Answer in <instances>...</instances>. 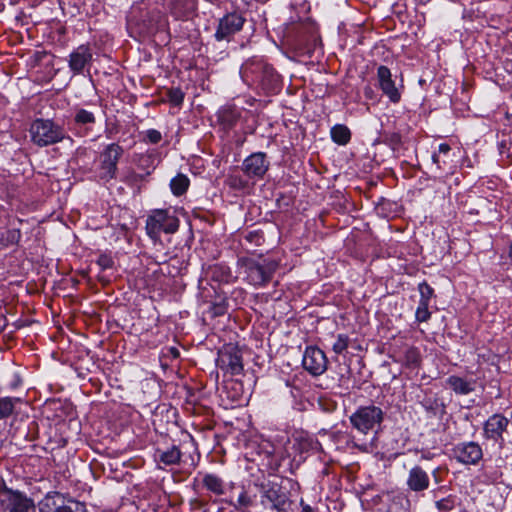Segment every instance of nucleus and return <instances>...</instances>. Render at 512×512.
<instances>
[{"label":"nucleus","mask_w":512,"mask_h":512,"mask_svg":"<svg viewBox=\"0 0 512 512\" xmlns=\"http://www.w3.org/2000/svg\"><path fill=\"white\" fill-rule=\"evenodd\" d=\"M145 228L147 235L156 241L161 233H175L179 228V219L168 209H155L148 215Z\"/></svg>","instance_id":"nucleus-1"},{"label":"nucleus","mask_w":512,"mask_h":512,"mask_svg":"<svg viewBox=\"0 0 512 512\" xmlns=\"http://www.w3.org/2000/svg\"><path fill=\"white\" fill-rule=\"evenodd\" d=\"M384 411L373 404L358 407L349 417L354 429L362 434L376 431L384 420Z\"/></svg>","instance_id":"nucleus-2"},{"label":"nucleus","mask_w":512,"mask_h":512,"mask_svg":"<svg viewBox=\"0 0 512 512\" xmlns=\"http://www.w3.org/2000/svg\"><path fill=\"white\" fill-rule=\"evenodd\" d=\"M241 267L244 269L246 279L254 286H264L272 279L277 270L278 264L272 260H263L262 262L253 259H241Z\"/></svg>","instance_id":"nucleus-3"},{"label":"nucleus","mask_w":512,"mask_h":512,"mask_svg":"<svg viewBox=\"0 0 512 512\" xmlns=\"http://www.w3.org/2000/svg\"><path fill=\"white\" fill-rule=\"evenodd\" d=\"M31 140L34 144L44 147L62 141L65 137L63 129L51 120L37 119L30 127Z\"/></svg>","instance_id":"nucleus-4"},{"label":"nucleus","mask_w":512,"mask_h":512,"mask_svg":"<svg viewBox=\"0 0 512 512\" xmlns=\"http://www.w3.org/2000/svg\"><path fill=\"white\" fill-rule=\"evenodd\" d=\"M0 509L3 512H35L36 506L25 493L4 486L0 489Z\"/></svg>","instance_id":"nucleus-5"},{"label":"nucleus","mask_w":512,"mask_h":512,"mask_svg":"<svg viewBox=\"0 0 512 512\" xmlns=\"http://www.w3.org/2000/svg\"><path fill=\"white\" fill-rule=\"evenodd\" d=\"M123 148L117 143L108 144L99 155L97 175L100 180L108 182L116 177L117 164L123 155Z\"/></svg>","instance_id":"nucleus-6"},{"label":"nucleus","mask_w":512,"mask_h":512,"mask_svg":"<svg viewBox=\"0 0 512 512\" xmlns=\"http://www.w3.org/2000/svg\"><path fill=\"white\" fill-rule=\"evenodd\" d=\"M40 512H88L86 505L74 499H67L58 492L47 494L39 503Z\"/></svg>","instance_id":"nucleus-7"},{"label":"nucleus","mask_w":512,"mask_h":512,"mask_svg":"<svg viewBox=\"0 0 512 512\" xmlns=\"http://www.w3.org/2000/svg\"><path fill=\"white\" fill-rule=\"evenodd\" d=\"M218 367L231 375H239L243 371L242 355L240 350L228 344L219 352Z\"/></svg>","instance_id":"nucleus-8"},{"label":"nucleus","mask_w":512,"mask_h":512,"mask_svg":"<svg viewBox=\"0 0 512 512\" xmlns=\"http://www.w3.org/2000/svg\"><path fill=\"white\" fill-rule=\"evenodd\" d=\"M245 23V18L238 13H228L218 22L214 37L217 41H230L232 36L239 32Z\"/></svg>","instance_id":"nucleus-9"},{"label":"nucleus","mask_w":512,"mask_h":512,"mask_svg":"<svg viewBox=\"0 0 512 512\" xmlns=\"http://www.w3.org/2000/svg\"><path fill=\"white\" fill-rule=\"evenodd\" d=\"M452 456L461 464L475 465L482 459L483 451L477 442H461L452 448Z\"/></svg>","instance_id":"nucleus-10"},{"label":"nucleus","mask_w":512,"mask_h":512,"mask_svg":"<svg viewBox=\"0 0 512 512\" xmlns=\"http://www.w3.org/2000/svg\"><path fill=\"white\" fill-rule=\"evenodd\" d=\"M302 364L311 375L320 376L327 370L328 360L321 349L310 346L304 352Z\"/></svg>","instance_id":"nucleus-11"},{"label":"nucleus","mask_w":512,"mask_h":512,"mask_svg":"<svg viewBox=\"0 0 512 512\" xmlns=\"http://www.w3.org/2000/svg\"><path fill=\"white\" fill-rule=\"evenodd\" d=\"M269 168L266 154L256 152L249 155L242 163V170L249 178H262Z\"/></svg>","instance_id":"nucleus-12"},{"label":"nucleus","mask_w":512,"mask_h":512,"mask_svg":"<svg viewBox=\"0 0 512 512\" xmlns=\"http://www.w3.org/2000/svg\"><path fill=\"white\" fill-rule=\"evenodd\" d=\"M377 78L382 92L391 102L398 103L401 99V93L395 86L390 69L383 65L379 66L377 69Z\"/></svg>","instance_id":"nucleus-13"},{"label":"nucleus","mask_w":512,"mask_h":512,"mask_svg":"<svg viewBox=\"0 0 512 512\" xmlns=\"http://www.w3.org/2000/svg\"><path fill=\"white\" fill-rule=\"evenodd\" d=\"M509 420L501 414L490 416L484 424V436L494 441L503 440Z\"/></svg>","instance_id":"nucleus-14"},{"label":"nucleus","mask_w":512,"mask_h":512,"mask_svg":"<svg viewBox=\"0 0 512 512\" xmlns=\"http://www.w3.org/2000/svg\"><path fill=\"white\" fill-rule=\"evenodd\" d=\"M406 485L413 492H422L429 488L430 477L422 467L414 466L408 472Z\"/></svg>","instance_id":"nucleus-15"},{"label":"nucleus","mask_w":512,"mask_h":512,"mask_svg":"<svg viewBox=\"0 0 512 512\" xmlns=\"http://www.w3.org/2000/svg\"><path fill=\"white\" fill-rule=\"evenodd\" d=\"M91 60L92 52L89 46L80 45L69 56V68L74 74H80Z\"/></svg>","instance_id":"nucleus-16"},{"label":"nucleus","mask_w":512,"mask_h":512,"mask_svg":"<svg viewBox=\"0 0 512 512\" xmlns=\"http://www.w3.org/2000/svg\"><path fill=\"white\" fill-rule=\"evenodd\" d=\"M447 386L458 395H467L475 390L476 380L451 375L446 379Z\"/></svg>","instance_id":"nucleus-17"},{"label":"nucleus","mask_w":512,"mask_h":512,"mask_svg":"<svg viewBox=\"0 0 512 512\" xmlns=\"http://www.w3.org/2000/svg\"><path fill=\"white\" fill-rule=\"evenodd\" d=\"M155 458L157 463L163 464L164 466H172L180 463L182 458V452L176 445H172L166 449L158 448L155 452Z\"/></svg>","instance_id":"nucleus-18"},{"label":"nucleus","mask_w":512,"mask_h":512,"mask_svg":"<svg viewBox=\"0 0 512 512\" xmlns=\"http://www.w3.org/2000/svg\"><path fill=\"white\" fill-rule=\"evenodd\" d=\"M318 442L314 441L305 433H297L293 436V446L295 452L300 455L306 454L308 451L317 449Z\"/></svg>","instance_id":"nucleus-19"},{"label":"nucleus","mask_w":512,"mask_h":512,"mask_svg":"<svg viewBox=\"0 0 512 512\" xmlns=\"http://www.w3.org/2000/svg\"><path fill=\"white\" fill-rule=\"evenodd\" d=\"M202 483L207 490L216 495H223L225 492L224 481L215 474H205Z\"/></svg>","instance_id":"nucleus-20"},{"label":"nucleus","mask_w":512,"mask_h":512,"mask_svg":"<svg viewBox=\"0 0 512 512\" xmlns=\"http://www.w3.org/2000/svg\"><path fill=\"white\" fill-rule=\"evenodd\" d=\"M219 120L227 127H232L240 118V111L235 106H225L219 110Z\"/></svg>","instance_id":"nucleus-21"},{"label":"nucleus","mask_w":512,"mask_h":512,"mask_svg":"<svg viewBox=\"0 0 512 512\" xmlns=\"http://www.w3.org/2000/svg\"><path fill=\"white\" fill-rule=\"evenodd\" d=\"M331 138L335 143L345 145L349 142L351 133L347 126L337 124L331 128Z\"/></svg>","instance_id":"nucleus-22"},{"label":"nucleus","mask_w":512,"mask_h":512,"mask_svg":"<svg viewBox=\"0 0 512 512\" xmlns=\"http://www.w3.org/2000/svg\"><path fill=\"white\" fill-rule=\"evenodd\" d=\"M189 179L184 174L176 175L170 182V188L175 196L183 195L189 187Z\"/></svg>","instance_id":"nucleus-23"},{"label":"nucleus","mask_w":512,"mask_h":512,"mask_svg":"<svg viewBox=\"0 0 512 512\" xmlns=\"http://www.w3.org/2000/svg\"><path fill=\"white\" fill-rule=\"evenodd\" d=\"M96 121V117L93 112L83 109L76 108L74 113V122L77 125H88L94 124Z\"/></svg>","instance_id":"nucleus-24"},{"label":"nucleus","mask_w":512,"mask_h":512,"mask_svg":"<svg viewBox=\"0 0 512 512\" xmlns=\"http://www.w3.org/2000/svg\"><path fill=\"white\" fill-rule=\"evenodd\" d=\"M403 362L409 368H417L421 363V355L416 347H409L404 353Z\"/></svg>","instance_id":"nucleus-25"},{"label":"nucleus","mask_w":512,"mask_h":512,"mask_svg":"<svg viewBox=\"0 0 512 512\" xmlns=\"http://www.w3.org/2000/svg\"><path fill=\"white\" fill-rule=\"evenodd\" d=\"M456 498L455 496L448 495L447 497L436 500V508L441 512H447L455 507Z\"/></svg>","instance_id":"nucleus-26"},{"label":"nucleus","mask_w":512,"mask_h":512,"mask_svg":"<svg viewBox=\"0 0 512 512\" xmlns=\"http://www.w3.org/2000/svg\"><path fill=\"white\" fill-rule=\"evenodd\" d=\"M349 346V337L345 334H338L332 350L336 354H342Z\"/></svg>","instance_id":"nucleus-27"},{"label":"nucleus","mask_w":512,"mask_h":512,"mask_svg":"<svg viewBox=\"0 0 512 512\" xmlns=\"http://www.w3.org/2000/svg\"><path fill=\"white\" fill-rule=\"evenodd\" d=\"M258 68H261L263 70V77L267 75L271 78V80H274L275 78H277V75L275 74L273 68L270 66L261 65V64L255 65L254 63H251V64L246 63L245 64V70H249L252 73H255Z\"/></svg>","instance_id":"nucleus-28"},{"label":"nucleus","mask_w":512,"mask_h":512,"mask_svg":"<svg viewBox=\"0 0 512 512\" xmlns=\"http://www.w3.org/2000/svg\"><path fill=\"white\" fill-rule=\"evenodd\" d=\"M418 290L420 292V301L419 303H428L433 296V289L426 282H422L418 285Z\"/></svg>","instance_id":"nucleus-29"},{"label":"nucleus","mask_w":512,"mask_h":512,"mask_svg":"<svg viewBox=\"0 0 512 512\" xmlns=\"http://www.w3.org/2000/svg\"><path fill=\"white\" fill-rule=\"evenodd\" d=\"M226 183L233 189H243L247 186V181L244 180L240 175L231 174L227 177Z\"/></svg>","instance_id":"nucleus-30"},{"label":"nucleus","mask_w":512,"mask_h":512,"mask_svg":"<svg viewBox=\"0 0 512 512\" xmlns=\"http://www.w3.org/2000/svg\"><path fill=\"white\" fill-rule=\"evenodd\" d=\"M14 405L11 398H0V419L8 417L13 411Z\"/></svg>","instance_id":"nucleus-31"},{"label":"nucleus","mask_w":512,"mask_h":512,"mask_svg":"<svg viewBox=\"0 0 512 512\" xmlns=\"http://www.w3.org/2000/svg\"><path fill=\"white\" fill-rule=\"evenodd\" d=\"M168 100L175 106L182 104L184 100V92L180 88H172L167 93Z\"/></svg>","instance_id":"nucleus-32"},{"label":"nucleus","mask_w":512,"mask_h":512,"mask_svg":"<svg viewBox=\"0 0 512 512\" xmlns=\"http://www.w3.org/2000/svg\"><path fill=\"white\" fill-rule=\"evenodd\" d=\"M428 307V303H419L415 313V317L418 322H426L429 320L431 314L429 312Z\"/></svg>","instance_id":"nucleus-33"},{"label":"nucleus","mask_w":512,"mask_h":512,"mask_svg":"<svg viewBox=\"0 0 512 512\" xmlns=\"http://www.w3.org/2000/svg\"><path fill=\"white\" fill-rule=\"evenodd\" d=\"M96 263L100 268V272H104L105 270L112 269L114 266V261H113L112 257L108 254L99 255Z\"/></svg>","instance_id":"nucleus-34"},{"label":"nucleus","mask_w":512,"mask_h":512,"mask_svg":"<svg viewBox=\"0 0 512 512\" xmlns=\"http://www.w3.org/2000/svg\"><path fill=\"white\" fill-rule=\"evenodd\" d=\"M146 139L152 144H157L161 141L162 135L156 129H149L146 131Z\"/></svg>","instance_id":"nucleus-35"},{"label":"nucleus","mask_w":512,"mask_h":512,"mask_svg":"<svg viewBox=\"0 0 512 512\" xmlns=\"http://www.w3.org/2000/svg\"><path fill=\"white\" fill-rule=\"evenodd\" d=\"M226 311L227 307L224 302L213 304L211 306V313L214 317L224 315Z\"/></svg>","instance_id":"nucleus-36"},{"label":"nucleus","mask_w":512,"mask_h":512,"mask_svg":"<svg viewBox=\"0 0 512 512\" xmlns=\"http://www.w3.org/2000/svg\"><path fill=\"white\" fill-rule=\"evenodd\" d=\"M285 504H286V497L284 495L278 496L277 499L273 502V506L278 510L283 509Z\"/></svg>","instance_id":"nucleus-37"},{"label":"nucleus","mask_w":512,"mask_h":512,"mask_svg":"<svg viewBox=\"0 0 512 512\" xmlns=\"http://www.w3.org/2000/svg\"><path fill=\"white\" fill-rule=\"evenodd\" d=\"M238 503L242 506H248L250 504V498L248 497L246 492H242L238 497Z\"/></svg>","instance_id":"nucleus-38"},{"label":"nucleus","mask_w":512,"mask_h":512,"mask_svg":"<svg viewBox=\"0 0 512 512\" xmlns=\"http://www.w3.org/2000/svg\"><path fill=\"white\" fill-rule=\"evenodd\" d=\"M355 448H357L359 451L361 452H370L371 451V445L368 444V443H362V444H358V443H354L353 444Z\"/></svg>","instance_id":"nucleus-39"},{"label":"nucleus","mask_w":512,"mask_h":512,"mask_svg":"<svg viewBox=\"0 0 512 512\" xmlns=\"http://www.w3.org/2000/svg\"><path fill=\"white\" fill-rule=\"evenodd\" d=\"M450 150H451V147L446 143H441L438 147L439 154L446 155L449 153Z\"/></svg>","instance_id":"nucleus-40"},{"label":"nucleus","mask_w":512,"mask_h":512,"mask_svg":"<svg viewBox=\"0 0 512 512\" xmlns=\"http://www.w3.org/2000/svg\"><path fill=\"white\" fill-rule=\"evenodd\" d=\"M364 93H365V96L368 99H373L374 98V90L370 86H367L365 88Z\"/></svg>","instance_id":"nucleus-41"},{"label":"nucleus","mask_w":512,"mask_h":512,"mask_svg":"<svg viewBox=\"0 0 512 512\" xmlns=\"http://www.w3.org/2000/svg\"><path fill=\"white\" fill-rule=\"evenodd\" d=\"M432 160H433V163L436 164L439 169L442 168V166L440 164L441 161H440V155L439 154L434 153L433 156H432Z\"/></svg>","instance_id":"nucleus-42"},{"label":"nucleus","mask_w":512,"mask_h":512,"mask_svg":"<svg viewBox=\"0 0 512 512\" xmlns=\"http://www.w3.org/2000/svg\"><path fill=\"white\" fill-rule=\"evenodd\" d=\"M218 512H242V511L237 508L232 509V508L222 507L218 510Z\"/></svg>","instance_id":"nucleus-43"},{"label":"nucleus","mask_w":512,"mask_h":512,"mask_svg":"<svg viewBox=\"0 0 512 512\" xmlns=\"http://www.w3.org/2000/svg\"><path fill=\"white\" fill-rule=\"evenodd\" d=\"M301 512H313L312 509L308 505H304L302 507Z\"/></svg>","instance_id":"nucleus-44"},{"label":"nucleus","mask_w":512,"mask_h":512,"mask_svg":"<svg viewBox=\"0 0 512 512\" xmlns=\"http://www.w3.org/2000/svg\"><path fill=\"white\" fill-rule=\"evenodd\" d=\"M171 353L173 354L174 357H177L179 355V352L176 348L172 347L170 349Z\"/></svg>","instance_id":"nucleus-45"},{"label":"nucleus","mask_w":512,"mask_h":512,"mask_svg":"<svg viewBox=\"0 0 512 512\" xmlns=\"http://www.w3.org/2000/svg\"><path fill=\"white\" fill-rule=\"evenodd\" d=\"M508 256L512 259V240L509 246Z\"/></svg>","instance_id":"nucleus-46"},{"label":"nucleus","mask_w":512,"mask_h":512,"mask_svg":"<svg viewBox=\"0 0 512 512\" xmlns=\"http://www.w3.org/2000/svg\"><path fill=\"white\" fill-rule=\"evenodd\" d=\"M430 1L431 0H417L418 3L423 4V5L427 4Z\"/></svg>","instance_id":"nucleus-47"},{"label":"nucleus","mask_w":512,"mask_h":512,"mask_svg":"<svg viewBox=\"0 0 512 512\" xmlns=\"http://www.w3.org/2000/svg\"><path fill=\"white\" fill-rule=\"evenodd\" d=\"M8 233H9V235H11L12 239H15V235L17 234L16 231H9Z\"/></svg>","instance_id":"nucleus-48"},{"label":"nucleus","mask_w":512,"mask_h":512,"mask_svg":"<svg viewBox=\"0 0 512 512\" xmlns=\"http://www.w3.org/2000/svg\"><path fill=\"white\" fill-rule=\"evenodd\" d=\"M99 280L102 281V282H108V280H106L103 276H98Z\"/></svg>","instance_id":"nucleus-49"},{"label":"nucleus","mask_w":512,"mask_h":512,"mask_svg":"<svg viewBox=\"0 0 512 512\" xmlns=\"http://www.w3.org/2000/svg\"><path fill=\"white\" fill-rule=\"evenodd\" d=\"M275 492L273 491H270L269 494H268V498L272 499V494H274Z\"/></svg>","instance_id":"nucleus-50"},{"label":"nucleus","mask_w":512,"mask_h":512,"mask_svg":"<svg viewBox=\"0 0 512 512\" xmlns=\"http://www.w3.org/2000/svg\"><path fill=\"white\" fill-rule=\"evenodd\" d=\"M436 471H437V470H434V471H433V475H434V477H436ZM435 480L437 481V478H435Z\"/></svg>","instance_id":"nucleus-51"}]
</instances>
